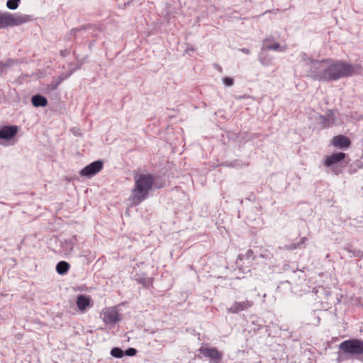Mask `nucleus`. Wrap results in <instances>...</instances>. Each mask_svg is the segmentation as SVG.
<instances>
[{
  "instance_id": "1",
  "label": "nucleus",
  "mask_w": 363,
  "mask_h": 363,
  "mask_svg": "<svg viewBox=\"0 0 363 363\" xmlns=\"http://www.w3.org/2000/svg\"><path fill=\"white\" fill-rule=\"evenodd\" d=\"M354 72V69L350 64L341 60L333 61L328 59L312 61L308 76L314 80L331 82L350 77Z\"/></svg>"
},
{
  "instance_id": "2",
  "label": "nucleus",
  "mask_w": 363,
  "mask_h": 363,
  "mask_svg": "<svg viewBox=\"0 0 363 363\" xmlns=\"http://www.w3.org/2000/svg\"><path fill=\"white\" fill-rule=\"evenodd\" d=\"M134 181L132 201L135 204H139L147 198L153 186L155 177L151 174H138L134 176Z\"/></svg>"
},
{
  "instance_id": "3",
  "label": "nucleus",
  "mask_w": 363,
  "mask_h": 363,
  "mask_svg": "<svg viewBox=\"0 0 363 363\" xmlns=\"http://www.w3.org/2000/svg\"><path fill=\"white\" fill-rule=\"evenodd\" d=\"M31 15L9 13H0V29L8 26H20L33 21Z\"/></svg>"
},
{
  "instance_id": "4",
  "label": "nucleus",
  "mask_w": 363,
  "mask_h": 363,
  "mask_svg": "<svg viewBox=\"0 0 363 363\" xmlns=\"http://www.w3.org/2000/svg\"><path fill=\"white\" fill-rule=\"evenodd\" d=\"M339 348L343 353L363 361V357L359 358L363 355V340L352 338L345 340L340 344Z\"/></svg>"
},
{
  "instance_id": "5",
  "label": "nucleus",
  "mask_w": 363,
  "mask_h": 363,
  "mask_svg": "<svg viewBox=\"0 0 363 363\" xmlns=\"http://www.w3.org/2000/svg\"><path fill=\"white\" fill-rule=\"evenodd\" d=\"M199 352L206 358H209L212 363H222L223 354L216 347L202 346L199 348Z\"/></svg>"
},
{
  "instance_id": "6",
  "label": "nucleus",
  "mask_w": 363,
  "mask_h": 363,
  "mask_svg": "<svg viewBox=\"0 0 363 363\" xmlns=\"http://www.w3.org/2000/svg\"><path fill=\"white\" fill-rule=\"evenodd\" d=\"M103 320L106 325H115L120 320L118 311L113 307L106 308L101 313Z\"/></svg>"
},
{
  "instance_id": "7",
  "label": "nucleus",
  "mask_w": 363,
  "mask_h": 363,
  "mask_svg": "<svg viewBox=\"0 0 363 363\" xmlns=\"http://www.w3.org/2000/svg\"><path fill=\"white\" fill-rule=\"evenodd\" d=\"M104 167V162L101 160L94 161L81 169L79 174L82 177H92L99 172Z\"/></svg>"
},
{
  "instance_id": "8",
  "label": "nucleus",
  "mask_w": 363,
  "mask_h": 363,
  "mask_svg": "<svg viewBox=\"0 0 363 363\" xmlns=\"http://www.w3.org/2000/svg\"><path fill=\"white\" fill-rule=\"evenodd\" d=\"M253 305L254 302L248 299L243 301H235L230 307L226 308V311L228 313L235 314L249 309L252 307Z\"/></svg>"
},
{
  "instance_id": "9",
  "label": "nucleus",
  "mask_w": 363,
  "mask_h": 363,
  "mask_svg": "<svg viewBox=\"0 0 363 363\" xmlns=\"http://www.w3.org/2000/svg\"><path fill=\"white\" fill-rule=\"evenodd\" d=\"M331 145L340 150H346L351 145L350 138L343 135H339L333 138Z\"/></svg>"
},
{
  "instance_id": "10",
  "label": "nucleus",
  "mask_w": 363,
  "mask_h": 363,
  "mask_svg": "<svg viewBox=\"0 0 363 363\" xmlns=\"http://www.w3.org/2000/svg\"><path fill=\"white\" fill-rule=\"evenodd\" d=\"M319 121L323 128L330 127L335 121L334 111L332 109L327 110L325 115L319 116Z\"/></svg>"
},
{
  "instance_id": "11",
  "label": "nucleus",
  "mask_w": 363,
  "mask_h": 363,
  "mask_svg": "<svg viewBox=\"0 0 363 363\" xmlns=\"http://www.w3.org/2000/svg\"><path fill=\"white\" fill-rule=\"evenodd\" d=\"M346 157V154L344 152H335L333 153L330 156L325 157L324 161V165L330 167L334 164H336L342 162Z\"/></svg>"
},
{
  "instance_id": "12",
  "label": "nucleus",
  "mask_w": 363,
  "mask_h": 363,
  "mask_svg": "<svg viewBox=\"0 0 363 363\" xmlns=\"http://www.w3.org/2000/svg\"><path fill=\"white\" fill-rule=\"evenodd\" d=\"M18 132V128L15 125L4 126L0 129V138L10 140L13 138Z\"/></svg>"
},
{
  "instance_id": "13",
  "label": "nucleus",
  "mask_w": 363,
  "mask_h": 363,
  "mask_svg": "<svg viewBox=\"0 0 363 363\" xmlns=\"http://www.w3.org/2000/svg\"><path fill=\"white\" fill-rule=\"evenodd\" d=\"M91 302V298L89 296H86L84 295H79L77 296L76 304L77 308L81 311H84L86 309L88 306H89Z\"/></svg>"
},
{
  "instance_id": "14",
  "label": "nucleus",
  "mask_w": 363,
  "mask_h": 363,
  "mask_svg": "<svg viewBox=\"0 0 363 363\" xmlns=\"http://www.w3.org/2000/svg\"><path fill=\"white\" fill-rule=\"evenodd\" d=\"M31 101L33 105L35 107H44L48 104L47 99L40 94L32 96Z\"/></svg>"
},
{
  "instance_id": "15",
  "label": "nucleus",
  "mask_w": 363,
  "mask_h": 363,
  "mask_svg": "<svg viewBox=\"0 0 363 363\" xmlns=\"http://www.w3.org/2000/svg\"><path fill=\"white\" fill-rule=\"evenodd\" d=\"M306 240H307V238L303 237L301 238L300 241L298 243H292V244H289V245H286L283 247H279V248L281 250H289V251L301 249V245H303Z\"/></svg>"
},
{
  "instance_id": "16",
  "label": "nucleus",
  "mask_w": 363,
  "mask_h": 363,
  "mask_svg": "<svg viewBox=\"0 0 363 363\" xmlns=\"http://www.w3.org/2000/svg\"><path fill=\"white\" fill-rule=\"evenodd\" d=\"M70 268L69 264L66 261H60L56 265V271L59 274H66Z\"/></svg>"
},
{
  "instance_id": "17",
  "label": "nucleus",
  "mask_w": 363,
  "mask_h": 363,
  "mask_svg": "<svg viewBox=\"0 0 363 363\" xmlns=\"http://www.w3.org/2000/svg\"><path fill=\"white\" fill-rule=\"evenodd\" d=\"M269 41V38H266L264 40V43L265 44V48L267 50H274V51H279V52H283L286 49V47H281V45H279V43H274V45H267V42Z\"/></svg>"
},
{
  "instance_id": "18",
  "label": "nucleus",
  "mask_w": 363,
  "mask_h": 363,
  "mask_svg": "<svg viewBox=\"0 0 363 363\" xmlns=\"http://www.w3.org/2000/svg\"><path fill=\"white\" fill-rule=\"evenodd\" d=\"M136 280L138 283L143 284V286L147 288L149 287L152 283V279L149 277H139Z\"/></svg>"
},
{
  "instance_id": "19",
  "label": "nucleus",
  "mask_w": 363,
  "mask_h": 363,
  "mask_svg": "<svg viewBox=\"0 0 363 363\" xmlns=\"http://www.w3.org/2000/svg\"><path fill=\"white\" fill-rule=\"evenodd\" d=\"M345 250H346L347 252L350 253V257H358L359 258L360 255L362 251L359 250H352L350 247H345Z\"/></svg>"
},
{
  "instance_id": "20",
  "label": "nucleus",
  "mask_w": 363,
  "mask_h": 363,
  "mask_svg": "<svg viewBox=\"0 0 363 363\" xmlns=\"http://www.w3.org/2000/svg\"><path fill=\"white\" fill-rule=\"evenodd\" d=\"M111 354L114 357L121 358L124 354V352L119 347H114L111 350Z\"/></svg>"
},
{
  "instance_id": "21",
  "label": "nucleus",
  "mask_w": 363,
  "mask_h": 363,
  "mask_svg": "<svg viewBox=\"0 0 363 363\" xmlns=\"http://www.w3.org/2000/svg\"><path fill=\"white\" fill-rule=\"evenodd\" d=\"M21 0H8L6 6L9 9L14 10L18 8Z\"/></svg>"
},
{
  "instance_id": "22",
  "label": "nucleus",
  "mask_w": 363,
  "mask_h": 363,
  "mask_svg": "<svg viewBox=\"0 0 363 363\" xmlns=\"http://www.w3.org/2000/svg\"><path fill=\"white\" fill-rule=\"evenodd\" d=\"M136 353H137V350L133 347H130V348L127 349L124 352L125 354H126L127 356H129V357H133V356L135 355Z\"/></svg>"
},
{
  "instance_id": "23",
  "label": "nucleus",
  "mask_w": 363,
  "mask_h": 363,
  "mask_svg": "<svg viewBox=\"0 0 363 363\" xmlns=\"http://www.w3.org/2000/svg\"><path fill=\"white\" fill-rule=\"evenodd\" d=\"M259 61L263 65H269L272 62V58L271 57L263 58L262 56H260Z\"/></svg>"
},
{
  "instance_id": "24",
  "label": "nucleus",
  "mask_w": 363,
  "mask_h": 363,
  "mask_svg": "<svg viewBox=\"0 0 363 363\" xmlns=\"http://www.w3.org/2000/svg\"><path fill=\"white\" fill-rule=\"evenodd\" d=\"M233 79L232 78H230V77H225L223 78V83L228 86H230L233 84Z\"/></svg>"
},
{
  "instance_id": "25",
  "label": "nucleus",
  "mask_w": 363,
  "mask_h": 363,
  "mask_svg": "<svg viewBox=\"0 0 363 363\" xmlns=\"http://www.w3.org/2000/svg\"><path fill=\"white\" fill-rule=\"evenodd\" d=\"M65 245H67L68 248H69L70 250H72L74 248V243L71 240H66L64 242Z\"/></svg>"
},
{
  "instance_id": "26",
  "label": "nucleus",
  "mask_w": 363,
  "mask_h": 363,
  "mask_svg": "<svg viewBox=\"0 0 363 363\" xmlns=\"http://www.w3.org/2000/svg\"><path fill=\"white\" fill-rule=\"evenodd\" d=\"M6 67V65L3 62L0 61V74L4 72Z\"/></svg>"
},
{
  "instance_id": "27",
  "label": "nucleus",
  "mask_w": 363,
  "mask_h": 363,
  "mask_svg": "<svg viewBox=\"0 0 363 363\" xmlns=\"http://www.w3.org/2000/svg\"><path fill=\"white\" fill-rule=\"evenodd\" d=\"M252 255H253V251L251 249H250L247 251V252L245 254V257L247 258H250L252 256Z\"/></svg>"
},
{
  "instance_id": "28",
  "label": "nucleus",
  "mask_w": 363,
  "mask_h": 363,
  "mask_svg": "<svg viewBox=\"0 0 363 363\" xmlns=\"http://www.w3.org/2000/svg\"><path fill=\"white\" fill-rule=\"evenodd\" d=\"M301 57L303 61H306L307 60H309L311 63H312V61H313V60L308 58L306 54L304 52L301 54Z\"/></svg>"
},
{
  "instance_id": "29",
  "label": "nucleus",
  "mask_w": 363,
  "mask_h": 363,
  "mask_svg": "<svg viewBox=\"0 0 363 363\" xmlns=\"http://www.w3.org/2000/svg\"><path fill=\"white\" fill-rule=\"evenodd\" d=\"M240 50L246 55L250 54V50L248 48H241Z\"/></svg>"
},
{
  "instance_id": "30",
  "label": "nucleus",
  "mask_w": 363,
  "mask_h": 363,
  "mask_svg": "<svg viewBox=\"0 0 363 363\" xmlns=\"http://www.w3.org/2000/svg\"><path fill=\"white\" fill-rule=\"evenodd\" d=\"M65 78L62 77V76H60L59 77V81L57 83V84L55 86L54 88H56L58 84H60Z\"/></svg>"
},
{
  "instance_id": "31",
  "label": "nucleus",
  "mask_w": 363,
  "mask_h": 363,
  "mask_svg": "<svg viewBox=\"0 0 363 363\" xmlns=\"http://www.w3.org/2000/svg\"><path fill=\"white\" fill-rule=\"evenodd\" d=\"M359 259H363V252H362V253L360 255V257H359Z\"/></svg>"
},
{
  "instance_id": "32",
  "label": "nucleus",
  "mask_w": 363,
  "mask_h": 363,
  "mask_svg": "<svg viewBox=\"0 0 363 363\" xmlns=\"http://www.w3.org/2000/svg\"><path fill=\"white\" fill-rule=\"evenodd\" d=\"M238 258L240 259H242V255H238Z\"/></svg>"
},
{
  "instance_id": "33",
  "label": "nucleus",
  "mask_w": 363,
  "mask_h": 363,
  "mask_svg": "<svg viewBox=\"0 0 363 363\" xmlns=\"http://www.w3.org/2000/svg\"><path fill=\"white\" fill-rule=\"evenodd\" d=\"M73 31L79 30V29H72Z\"/></svg>"
}]
</instances>
